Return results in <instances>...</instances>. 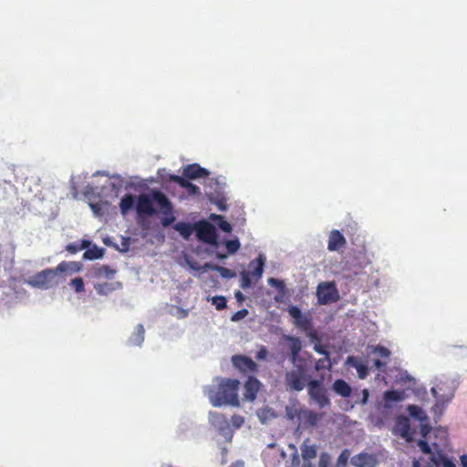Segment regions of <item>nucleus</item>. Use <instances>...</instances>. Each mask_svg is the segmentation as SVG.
I'll return each mask as SVG.
<instances>
[{
  "label": "nucleus",
  "mask_w": 467,
  "mask_h": 467,
  "mask_svg": "<svg viewBox=\"0 0 467 467\" xmlns=\"http://www.w3.org/2000/svg\"><path fill=\"white\" fill-rule=\"evenodd\" d=\"M435 440L431 437L428 440H420L418 446L425 454H430V460L435 467H456L454 462L445 454V449L448 445V433L443 429L434 431Z\"/></svg>",
  "instance_id": "nucleus-1"
},
{
  "label": "nucleus",
  "mask_w": 467,
  "mask_h": 467,
  "mask_svg": "<svg viewBox=\"0 0 467 467\" xmlns=\"http://www.w3.org/2000/svg\"><path fill=\"white\" fill-rule=\"evenodd\" d=\"M240 381L235 379H221L217 387L212 386L208 389V396L213 407L231 405L239 407L238 389Z\"/></svg>",
  "instance_id": "nucleus-2"
},
{
  "label": "nucleus",
  "mask_w": 467,
  "mask_h": 467,
  "mask_svg": "<svg viewBox=\"0 0 467 467\" xmlns=\"http://www.w3.org/2000/svg\"><path fill=\"white\" fill-rule=\"evenodd\" d=\"M77 264L63 261L56 268L45 269L26 280V284L31 287L47 290L56 287L59 284L58 274L77 271Z\"/></svg>",
  "instance_id": "nucleus-3"
},
{
  "label": "nucleus",
  "mask_w": 467,
  "mask_h": 467,
  "mask_svg": "<svg viewBox=\"0 0 467 467\" xmlns=\"http://www.w3.org/2000/svg\"><path fill=\"white\" fill-rule=\"evenodd\" d=\"M156 203L162 214H171L172 204L168 197L161 191H152L150 195L140 194L137 199L136 212L139 216H152L156 213L153 203Z\"/></svg>",
  "instance_id": "nucleus-4"
},
{
  "label": "nucleus",
  "mask_w": 467,
  "mask_h": 467,
  "mask_svg": "<svg viewBox=\"0 0 467 467\" xmlns=\"http://www.w3.org/2000/svg\"><path fill=\"white\" fill-rule=\"evenodd\" d=\"M309 399L319 408L329 407L331 402L327 389L323 385L322 379H310L307 382Z\"/></svg>",
  "instance_id": "nucleus-5"
},
{
  "label": "nucleus",
  "mask_w": 467,
  "mask_h": 467,
  "mask_svg": "<svg viewBox=\"0 0 467 467\" xmlns=\"http://www.w3.org/2000/svg\"><path fill=\"white\" fill-rule=\"evenodd\" d=\"M308 376L306 369L302 365H297L296 369H293L285 374L286 385L293 390L301 391L306 385L307 386Z\"/></svg>",
  "instance_id": "nucleus-6"
},
{
  "label": "nucleus",
  "mask_w": 467,
  "mask_h": 467,
  "mask_svg": "<svg viewBox=\"0 0 467 467\" xmlns=\"http://www.w3.org/2000/svg\"><path fill=\"white\" fill-rule=\"evenodd\" d=\"M318 303L327 305L335 303L339 299V294L333 282L320 283L317 288Z\"/></svg>",
  "instance_id": "nucleus-7"
},
{
  "label": "nucleus",
  "mask_w": 467,
  "mask_h": 467,
  "mask_svg": "<svg viewBox=\"0 0 467 467\" xmlns=\"http://www.w3.org/2000/svg\"><path fill=\"white\" fill-rule=\"evenodd\" d=\"M196 237L212 245L217 244V233L215 227L207 221H200L194 224Z\"/></svg>",
  "instance_id": "nucleus-8"
},
{
  "label": "nucleus",
  "mask_w": 467,
  "mask_h": 467,
  "mask_svg": "<svg viewBox=\"0 0 467 467\" xmlns=\"http://www.w3.org/2000/svg\"><path fill=\"white\" fill-rule=\"evenodd\" d=\"M379 462L376 454L368 452H360L350 459V463L354 467H376Z\"/></svg>",
  "instance_id": "nucleus-9"
},
{
  "label": "nucleus",
  "mask_w": 467,
  "mask_h": 467,
  "mask_svg": "<svg viewBox=\"0 0 467 467\" xmlns=\"http://www.w3.org/2000/svg\"><path fill=\"white\" fill-rule=\"evenodd\" d=\"M394 431L400 434L407 441L413 440V431L410 428V419L406 416H399L396 419Z\"/></svg>",
  "instance_id": "nucleus-10"
},
{
  "label": "nucleus",
  "mask_w": 467,
  "mask_h": 467,
  "mask_svg": "<svg viewBox=\"0 0 467 467\" xmlns=\"http://www.w3.org/2000/svg\"><path fill=\"white\" fill-rule=\"evenodd\" d=\"M211 424L219 431L223 436L230 434V424L226 417L219 412H211L209 415Z\"/></svg>",
  "instance_id": "nucleus-11"
},
{
  "label": "nucleus",
  "mask_w": 467,
  "mask_h": 467,
  "mask_svg": "<svg viewBox=\"0 0 467 467\" xmlns=\"http://www.w3.org/2000/svg\"><path fill=\"white\" fill-rule=\"evenodd\" d=\"M210 174L209 171L201 167L198 163L185 166L182 171L183 177L191 180L205 178Z\"/></svg>",
  "instance_id": "nucleus-12"
},
{
  "label": "nucleus",
  "mask_w": 467,
  "mask_h": 467,
  "mask_svg": "<svg viewBox=\"0 0 467 467\" xmlns=\"http://www.w3.org/2000/svg\"><path fill=\"white\" fill-rule=\"evenodd\" d=\"M232 361L235 368L244 372H254L257 369L256 363L252 358L245 356H234Z\"/></svg>",
  "instance_id": "nucleus-13"
},
{
  "label": "nucleus",
  "mask_w": 467,
  "mask_h": 467,
  "mask_svg": "<svg viewBox=\"0 0 467 467\" xmlns=\"http://www.w3.org/2000/svg\"><path fill=\"white\" fill-rule=\"evenodd\" d=\"M347 244L346 238L338 230H332L328 235L327 250L338 251Z\"/></svg>",
  "instance_id": "nucleus-14"
},
{
  "label": "nucleus",
  "mask_w": 467,
  "mask_h": 467,
  "mask_svg": "<svg viewBox=\"0 0 467 467\" xmlns=\"http://www.w3.org/2000/svg\"><path fill=\"white\" fill-rule=\"evenodd\" d=\"M261 383L254 377H249L244 384V399L248 401H254L259 391Z\"/></svg>",
  "instance_id": "nucleus-15"
},
{
  "label": "nucleus",
  "mask_w": 467,
  "mask_h": 467,
  "mask_svg": "<svg viewBox=\"0 0 467 467\" xmlns=\"http://www.w3.org/2000/svg\"><path fill=\"white\" fill-rule=\"evenodd\" d=\"M190 179L182 177L179 175L171 174L169 175V181L177 183L180 187L186 189L190 194L198 195L200 194V188L195 184L192 183Z\"/></svg>",
  "instance_id": "nucleus-16"
},
{
  "label": "nucleus",
  "mask_w": 467,
  "mask_h": 467,
  "mask_svg": "<svg viewBox=\"0 0 467 467\" xmlns=\"http://www.w3.org/2000/svg\"><path fill=\"white\" fill-rule=\"evenodd\" d=\"M94 288L99 296H109L112 292L121 289L122 284L119 281L97 283L94 285Z\"/></svg>",
  "instance_id": "nucleus-17"
},
{
  "label": "nucleus",
  "mask_w": 467,
  "mask_h": 467,
  "mask_svg": "<svg viewBox=\"0 0 467 467\" xmlns=\"http://www.w3.org/2000/svg\"><path fill=\"white\" fill-rule=\"evenodd\" d=\"M265 265V259L263 255H259L255 260L251 261L249 264V271L250 275L254 277V281H258L263 275Z\"/></svg>",
  "instance_id": "nucleus-18"
},
{
  "label": "nucleus",
  "mask_w": 467,
  "mask_h": 467,
  "mask_svg": "<svg viewBox=\"0 0 467 467\" xmlns=\"http://www.w3.org/2000/svg\"><path fill=\"white\" fill-rule=\"evenodd\" d=\"M284 339L288 342V347L291 352V361L294 363L298 358V355L302 349L301 340L294 336H284Z\"/></svg>",
  "instance_id": "nucleus-19"
},
{
  "label": "nucleus",
  "mask_w": 467,
  "mask_h": 467,
  "mask_svg": "<svg viewBox=\"0 0 467 467\" xmlns=\"http://www.w3.org/2000/svg\"><path fill=\"white\" fill-rule=\"evenodd\" d=\"M321 414L311 410H301L299 413V418L304 421V423L311 427H314L317 424L318 420L321 419Z\"/></svg>",
  "instance_id": "nucleus-20"
},
{
  "label": "nucleus",
  "mask_w": 467,
  "mask_h": 467,
  "mask_svg": "<svg viewBox=\"0 0 467 467\" xmlns=\"http://www.w3.org/2000/svg\"><path fill=\"white\" fill-rule=\"evenodd\" d=\"M347 364L354 368H356L359 379H365L368 376V368L367 365L360 362L358 358L354 356H349L347 358Z\"/></svg>",
  "instance_id": "nucleus-21"
},
{
  "label": "nucleus",
  "mask_w": 467,
  "mask_h": 467,
  "mask_svg": "<svg viewBox=\"0 0 467 467\" xmlns=\"http://www.w3.org/2000/svg\"><path fill=\"white\" fill-rule=\"evenodd\" d=\"M332 389L343 398H348L351 395L352 389L348 383L344 379H336L332 385Z\"/></svg>",
  "instance_id": "nucleus-22"
},
{
  "label": "nucleus",
  "mask_w": 467,
  "mask_h": 467,
  "mask_svg": "<svg viewBox=\"0 0 467 467\" xmlns=\"http://www.w3.org/2000/svg\"><path fill=\"white\" fill-rule=\"evenodd\" d=\"M116 274V270L112 269L109 265H99L98 267L93 268L92 275L94 278L101 279H111Z\"/></svg>",
  "instance_id": "nucleus-23"
},
{
  "label": "nucleus",
  "mask_w": 467,
  "mask_h": 467,
  "mask_svg": "<svg viewBox=\"0 0 467 467\" xmlns=\"http://www.w3.org/2000/svg\"><path fill=\"white\" fill-rule=\"evenodd\" d=\"M144 327L141 324L136 326L132 335L129 338L130 346H140L144 341Z\"/></svg>",
  "instance_id": "nucleus-24"
},
{
  "label": "nucleus",
  "mask_w": 467,
  "mask_h": 467,
  "mask_svg": "<svg viewBox=\"0 0 467 467\" xmlns=\"http://www.w3.org/2000/svg\"><path fill=\"white\" fill-rule=\"evenodd\" d=\"M404 398V395L401 391L399 390H387L383 394V400L385 402V407L390 408L391 403L398 402L402 400Z\"/></svg>",
  "instance_id": "nucleus-25"
},
{
  "label": "nucleus",
  "mask_w": 467,
  "mask_h": 467,
  "mask_svg": "<svg viewBox=\"0 0 467 467\" xmlns=\"http://www.w3.org/2000/svg\"><path fill=\"white\" fill-rule=\"evenodd\" d=\"M173 228L180 233V234L185 239L189 240L190 236L192 234L193 230H195L194 225L190 223L179 222L177 223Z\"/></svg>",
  "instance_id": "nucleus-26"
},
{
  "label": "nucleus",
  "mask_w": 467,
  "mask_h": 467,
  "mask_svg": "<svg viewBox=\"0 0 467 467\" xmlns=\"http://www.w3.org/2000/svg\"><path fill=\"white\" fill-rule=\"evenodd\" d=\"M135 199L134 196L128 193L125 194L119 202V209L122 215H126L130 210L134 206Z\"/></svg>",
  "instance_id": "nucleus-27"
},
{
  "label": "nucleus",
  "mask_w": 467,
  "mask_h": 467,
  "mask_svg": "<svg viewBox=\"0 0 467 467\" xmlns=\"http://www.w3.org/2000/svg\"><path fill=\"white\" fill-rule=\"evenodd\" d=\"M302 457L305 461H311L317 457V448L315 445H308L305 441L301 447Z\"/></svg>",
  "instance_id": "nucleus-28"
},
{
  "label": "nucleus",
  "mask_w": 467,
  "mask_h": 467,
  "mask_svg": "<svg viewBox=\"0 0 467 467\" xmlns=\"http://www.w3.org/2000/svg\"><path fill=\"white\" fill-rule=\"evenodd\" d=\"M103 249H100L97 245H94L92 248H88L85 251L83 258L87 260H95L101 258L103 256Z\"/></svg>",
  "instance_id": "nucleus-29"
},
{
  "label": "nucleus",
  "mask_w": 467,
  "mask_h": 467,
  "mask_svg": "<svg viewBox=\"0 0 467 467\" xmlns=\"http://www.w3.org/2000/svg\"><path fill=\"white\" fill-rule=\"evenodd\" d=\"M407 410L412 418L420 420H427V416H425L422 409L417 405H409Z\"/></svg>",
  "instance_id": "nucleus-30"
},
{
  "label": "nucleus",
  "mask_w": 467,
  "mask_h": 467,
  "mask_svg": "<svg viewBox=\"0 0 467 467\" xmlns=\"http://www.w3.org/2000/svg\"><path fill=\"white\" fill-rule=\"evenodd\" d=\"M294 324L296 327L303 329V330H307L312 326L311 318L308 316L304 315V314L301 316L300 318H298L297 320H295Z\"/></svg>",
  "instance_id": "nucleus-31"
},
{
  "label": "nucleus",
  "mask_w": 467,
  "mask_h": 467,
  "mask_svg": "<svg viewBox=\"0 0 467 467\" xmlns=\"http://www.w3.org/2000/svg\"><path fill=\"white\" fill-rule=\"evenodd\" d=\"M213 220H218V226L221 230H223L225 233H230L232 231V225L225 220H223V217L221 215H212L211 217Z\"/></svg>",
  "instance_id": "nucleus-32"
},
{
  "label": "nucleus",
  "mask_w": 467,
  "mask_h": 467,
  "mask_svg": "<svg viewBox=\"0 0 467 467\" xmlns=\"http://www.w3.org/2000/svg\"><path fill=\"white\" fill-rule=\"evenodd\" d=\"M253 281H254V277L248 272L241 273V287L245 289L252 285Z\"/></svg>",
  "instance_id": "nucleus-33"
},
{
  "label": "nucleus",
  "mask_w": 467,
  "mask_h": 467,
  "mask_svg": "<svg viewBox=\"0 0 467 467\" xmlns=\"http://www.w3.org/2000/svg\"><path fill=\"white\" fill-rule=\"evenodd\" d=\"M212 303L217 310H223L226 307L227 300L223 296H215L212 298Z\"/></svg>",
  "instance_id": "nucleus-34"
},
{
  "label": "nucleus",
  "mask_w": 467,
  "mask_h": 467,
  "mask_svg": "<svg viewBox=\"0 0 467 467\" xmlns=\"http://www.w3.org/2000/svg\"><path fill=\"white\" fill-rule=\"evenodd\" d=\"M225 247L229 254H234L240 248V242L238 239L228 240L225 242Z\"/></svg>",
  "instance_id": "nucleus-35"
},
{
  "label": "nucleus",
  "mask_w": 467,
  "mask_h": 467,
  "mask_svg": "<svg viewBox=\"0 0 467 467\" xmlns=\"http://www.w3.org/2000/svg\"><path fill=\"white\" fill-rule=\"evenodd\" d=\"M316 370H321V369H330L331 368V363L329 358H320L316 362L315 365Z\"/></svg>",
  "instance_id": "nucleus-36"
},
{
  "label": "nucleus",
  "mask_w": 467,
  "mask_h": 467,
  "mask_svg": "<svg viewBox=\"0 0 467 467\" xmlns=\"http://www.w3.org/2000/svg\"><path fill=\"white\" fill-rule=\"evenodd\" d=\"M71 285L77 293L83 292L85 289L84 282L81 277H76L71 280Z\"/></svg>",
  "instance_id": "nucleus-37"
},
{
  "label": "nucleus",
  "mask_w": 467,
  "mask_h": 467,
  "mask_svg": "<svg viewBox=\"0 0 467 467\" xmlns=\"http://www.w3.org/2000/svg\"><path fill=\"white\" fill-rule=\"evenodd\" d=\"M350 457V452L348 449L342 451L340 455L337 458V464L346 466Z\"/></svg>",
  "instance_id": "nucleus-38"
},
{
  "label": "nucleus",
  "mask_w": 467,
  "mask_h": 467,
  "mask_svg": "<svg viewBox=\"0 0 467 467\" xmlns=\"http://www.w3.org/2000/svg\"><path fill=\"white\" fill-rule=\"evenodd\" d=\"M288 313L289 315L295 319V320H297L298 318L301 317V316L303 315L302 311L300 310V308H298L297 306H292L288 308Z\"/></svg>",
  "instance_id": "nucleus-39"
},
{
  "label": "nucleus",
  "mask_w": 467,
  "mask_h": 467,
  "mask_svg": "<svg viewBox=\"0 0 467 467\" xmlns=\"http://www.w3.org/2000/svg\"><path fill=\"white\" fill-rule=\"evenodd\" d=\"M374 352L378 353L381 358H388L390 355V351L387 348L382 346H377L374 348Z\"/></svg>",
  "instance_id": "nucleus-40"
},
{
  "label": "nucleus",
  "mask_w": 467,
  "mask_h": 467,
  "mask_svg": "<svg viewBox=\"0 0 467 467\" xmlns=\"http://www.w3.org/2000/svg\"><path fill=\"white\" fill-rule=\"evenodd\" d=\"M248 315V310L244 308V309H241V310H238L237 312H235L231 320L232 321H239L243 318H244L246 316Z\"/></svg>",
  "instance_id": "nucleus-41"
},
{
  "label": "nucleus",
  "mask_w": 467,
  "mask_h": 467,
  "mask_svg": "<svg viewBox=\"0 0 467 467\" xmlns=\"http://www.w3.org/2000/svg\"><path fill=\"white\" fill-rule=\"evenodd\" d=\"M442 390V384L440 383V384H437L435 387H433L431 389V392L433 393L434 397L440 400V401H443L444 399H443V395L440 393V391Z\"/></svg>",
  "instance_id": "nucleus-42"
},
{
  "label": "nucleus",
  "mask_w": 467,
  "mask_h": 467,
  "mask_svg": "<svg viewBox=\"0 0 467 467\" xmlns=\"http://www.w3.org/2000/svg\"><path fill=\"white\" fill-rule=\"evenodd\" d=\"M215 269L221 274L223 277L229 278L234 276V273L228 268L223 266H216Z\"/></svg>",
  "instance_id": "nucleus-43"
},
{
  "label": "nucleus",
  "mask_w": 467,
  "mask_h": 467,
  "mask_svg": "<svg viewBox=\"0 0 467 467\" xmlns=\"http://www.w3.org/2000/svg\"><path fill=\"white\" fill-rule=\"evenodd\" d=\"M267 282L270 285L275 286L277 289H283L285 287V283L282 280L274 277H270Z\"/></svg>",
  "instance_id": "nucleus-44"
},
{
  "label": "nucleus",
  "mask_w": 467,
  "mask_h": 467,
  "mask_svg": "<svg viewBox=\"0 0 467 467\" xmlns=\"http://www.w3.org/2000/svg\"><path fill=\"white\" fill-rule=\"evenodd\" d=\"M214 203L220 211H225L227 209L226 199L224 197L217 198Z\"/></svg>",
  "instance_id": "nucleus-45"
},
{
  "label": "nucleus",
  "mask_w": 467,
  "mask_h": 467,
  "mask_svg": "<svg viewBox=\"0 0 467 467\" xmlns=\"http://www.w3.org/2000/svg\"><path fill=\"white\" fill-rule=\"evenodd\" d=\"M189 315V310L188 309H184L182 307H176V312L174 314V316L179 318V319H182V318H185L187 317Z\"/></svg>",
  "instance_id": "nucleus-46"
},
{
  "label": "nucleus",
  "mask_w": 467,
  "mask_h": 467,
  "mask_svg": "<svg viewBox=\"0 0 467 467\" xmlns=\"http://www.w3.org/2000/svg\"><path fill=\"white\" fill-rule=\"evenodd\" d=\"M163 215H164V217L161 219V224L164 227L171 225L175 220L174 216L172 215V213L171 214H163Z\"/></svg>",
  "instance_id": "nucleus-47"
},
{
  "label": "nucleus",
  "mask_w": 467,
  "mask_h": 467,
  "mask_svg": "<svg viewBox=\"0 0 467 467\" xmlns=\"http://www.w3.org/2000/svg\"><path fill=\"white\" fill-rule=\"evenodd\" d=\"M267 354H268V351H267L266 348L265 346H261L259 350L256 352L255 358L258 360H262V359L266 358Z\"/></svg>",
  "instance_id": "nucleus-48"
},
{
  "label": "nucleus",
  "mask_w": 467,
  "mask_h": 467,
  "mask_svg": "<svg viewBox=\"0 0 467 467\" xmlns=\"http://www.w3.org/2000/svg\"><path fill=\"white\" fill-rule=\"evenodd\" d=\"M431 427L426 423V424H420V435L422 438L427 439V436L431 433Z\"/></svg>",
  "instance_id": "nucleus-49"
},
{
  "label": "nucleus",
  "mask_w": 467,
  "mask_h": 467,
  "mask_svg": "<svg viewBox=\"0 0 467 467\" xmlns=\"http://www.w3.org/2000/svg\"><path fill=\"white\" fill-rule=\"evenodd\" d=\"M244 421V420L242 416L234 415L232 417V422L235 428H240L243 425Z\"/></svg>",
  "instance_id": "nucleus-50"
},
{
  "label": "nucleus",
  "mask_w": 467,
  "mask_h": 467,
  "mask_svg": "<svg viewBox=\"0 0 467 467\" xmlns=\"http://www.w3.org/2000/svg\"><path fill=\"white\" fill-rule=\"evenodd\" d=\"M66 250L67 252H69L70 254H77L78 252L80 251V248H79L78 244L73 243V244H68L66 247Z\"/></svg>",
  "instance_id": "nucleus-51"
},
{
  "label": "nucleus",
  "mask_w": 467,
  "mask_h": 467,
  "mask_svg": "<svg viewBox=\"0 0 467 467\" xmlns=\"http://www.w3.org/2000/svg\"><path fill=\"white\" fill-rule=\"evenodd\" d=\"M314 349L316 352L321 355H325L324 358H329V353L326 350V348L321 345H315Z\"/></svg>",
  "instance_id": "nucleus-52"
},
{
  "label": "nucleus",
  "mask_w": 467,
  "mask_h": 467,
  "mask_svg": "<svg viewBox=\"0 0 467 467\" xmlns=\"http://www.w3.org/2000/svg\"><path fill=\"white\" fill-rule=\"evenodd\" d=\"M368 396H369L368 390L367 389H364L362 390V400H361V403L362 404H366L367 403Z\"/></svg>",
  "instance_id": "nucleus-53"
},
{
  "label": "nucleus",
  "mask_w": 467,
  "mask_h": 467,
  "mask_svg": "<svg viewBox=\"0 0 467 467\" xmlns=\"http://www.w3.org/2000/svg\"><path fill=\"white\" fill-rule=\"evenodd\" d=\"M374 366H375L378 369H381V368H383L386 366V362L381 361V360H379V359H376V360H374Z\"/></svg>",
  "instance_id": "nucleus-54"
},
{
  "label": "nucleus",
  "mask_w": 467,
  "mask_h": 467,
  "mask_svg": "<svg viewBox=\"0 0 467 467\" xmlns=\"http://www.w3.org/2000/svg\"><path fill=\"white\" fill-rule=\"evenodd\" d=\"M90 208L94 212V213L99 214V211H100L99 203H91Z\"/></svg>",
  "instance_id": "nucleus-55"
},
{
  "label": "nucleus",
  "mask_w": 467,
  "mask_h": 467,
  "mask_svg": "<svg viewBox=\"0 0 467 467\" xmlns=\"http://www.w3.org/2000/svg\"><path fill=\"white\" fill-rule=\"evenodd\" d=\"M78 245L80 250L88 249V246L90 245V242L88 240H82L81 244Z\"/></svg>",
  "instance_id": "nucleus-56"
},
{
  "label": "nucleus",
  "mask_w": 467,
  "mask_h": 467,
  "mask_svg": "<svg viewBox=\"0 0 467 467\" xmlns=\"http://www.w3.org/2000/svg\"><path fill=\"white\" fill-rule=\"evenodd\" d=\"M461 464L462 467H467V454H463L461 456Z\"/></svg>",
  "instance_id": "nucleus-57"
},
{
  "label": "nucleus",
  "mask_w": 467,
  "mask_h": 467,
  "mask_svg": "<svg viewBox=\"0 0 467 467\" xmlns=\"http://www.w3.org/2000/svg\"><path fill=\"white\" fill-rule=\"evenodd\" d=\"M235 297L239 302H242L244 299V295L240 291L235 293Z\"/></svg>",
  "instance_id": "nucleus-58"
},
{
  "label": "nucleus",
  "mask_w": 467,
  "mask_h": 467,
  "mask_svg": "<svg viewBox=\"0 0 467 467\" xmlns=\"http://www.w3.org/2000/svg\"><path fill=\"white\" fill-rule=\"evenodd\" d=\"M230 467H245L243 462H236L233 463Z\"/></svg>",
  "instance_id": "nucleus-59"
},
{
  "label": "nucleus",
  "mask_w": 467,
  "mask_h": 467,
  "mask_svg": "<svg viewBox=\"0 0 467 467\" xmlns=\"http://www.w3.org/2000/svg\"><path fill=\"white\" fill-rule=\"evenodd\" d=\"M413 467H420V464L418 461L413 462Z\"/></svg>",
  "instance_id": "nucleus-60"
},
{
  "label": "nucleus",
  "mask_w": 467,
  "mask_h": 467,
  "mask_svg": "<svg viewBox=\"0 0 467 467\" xmlns=\"http://www.w3.org/2000/svg\"><path fill=\"white\" fill-rule=\"evenodd\" d=\"M280 456H281L283 459H285V452L283 450H281V451H280Z\"/></svg>",
  "instance_id": "nucleus-61"
},
{
  "label": "nucleus",
  "mask_w": 467,
  "mask_h": 467,
  "mask_svg": "<svg viewBox=\"0 0 467 467\" xmlns=\"http://www.w3.org/2000/svg\"><path fill=\"white\" fill-rule=\"evenodd\" d=\"M190 266H191V268H192V269H194V270H198V269H199V267H198V266H196V265H193V264H190Z\"/></svg>",
  "instance_id": "nucleus-62"
},
{
  "label": "nucleus",
  "mask_w": 467,
  "mask_h": 467,
  "mask_svg": "<svg viewBox=\"0 0 467 467\" xmlns=\"http://www.w3.org/2000/svg\"><path fill=\"white\" fill-rule=\"evenodd\" d=\"M452 396H453L452 393H450L449 395H447L446 401L450 400L452 398Z\"/></svg>",
  "instance_id": "nucleus-63"
},
{
  "label": "nucleus",
  "mask_w": 467,
  "mask_h": 467,
  "mask_svg": "<svg viewBox=\"0 0 467 467\" xmlns=\"http://www.w3.org/2000/svg\"><path fill=\"white\" fill-rule=\"evenodd\" d=\"M205 269L207 268H210V265L209 264H206L205 266H204Z\"/></svg>",
  "instance_id": "nucleus-64"
}]
</instances>
